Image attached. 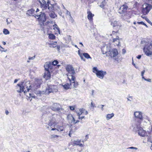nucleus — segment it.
I'll return each instance as SVG.
<instances>
[{"mask_svg": "<svg viewBox=\"0 0 152 152\" xmlns=\"http://www.w3.org/2000/svg\"><path fill=\"white\" fill-rule=\"evenodd\" d=\"M66 69L70 74L69 76L71 77V79L68 77L71 87L72 88L77 87L78 84L77 82L75 81V77L74 75L75 74V72L74 68L72 65H68L66 66Z\"/></svg>", "mask_w": 152, "mask_h": 152, "instance_id": "f257e3e1", "label": "nucleus"}, {"mask_svg": "<svg viewBox=\"0 0 152 152\" xmlns=\"http://www.w3.org/2000/svg\"><path fill=\"white\" fill-rule=\"evenodd\" d=\"M57 115H53L50 117H49V116L48 115L46 118V120H45V121L47 122L46 123L50 127L54 126L58 122V121L57 120Z\"/></svg>", "mask_w": 152, "mask_h": 152, "instance_id": "f03ea898", "label": "nucleus"}, {"mask_svg": "<svg viewBox=\"0 0 152 152\" xmlns=\"http://www.w3.org/2000/svg\"><path fill=\"white\" fill-rule=\"evenodd\" d=\"M140 122H137V124L135 125H132L134 130L135 132H138V134L141 137H144L147 135V132L143 129L140 126Z\"/></svg>", "mask_w": 152, "mask_h": 152, "instance_id": "7ed1b4c3", "label": "nucleus"}, {"mask_svg": "<svg viewBox=\"0 0 152 152\" xmlns=\"http://www.w3.org/2000/svg\"><path fill=\"white\" fill-rule=\"evenodd\" d=\"M42 81L41 79H37L35 80L33 85L29 86L30 88L27 89V91H29V90H31L34 92L35 90L39 88L42 83Z\"/></svg>", "mask_w": 152, "mask_h": 152, "instance_id": "20e7f679", "label": "nucleus"}, {"mask_svg": "<svg viewBox=\"0 0 152 152\" xmlns=\"http://www.w3.org/2000/svg\"><path fill=\"white\" fill-rule=\"evenodd\" d=\"M143 50L147 56H151L152 55V42L145 44Z\"/></svg>", "mask_w": 152, "mask_h": 152, "instance_id": "39448f33", "label": "nucleus"}, {"mask_svg": "<svg viewBox=\"0 0 152 152\" xmlns=\"http://www.w3.org/2000/svg\"><path fill=\"white\" fill-rule=\"evenodd\" d=\"M152 9V5L150 4L145 3L142 5V12L144 15L147 14Z\"/></svg>", "mask_w": 152, "mask_h": 152, "instance_id": "423d86ee", "label": "nucleus"}, {"mask_svg": "<svg viewBox=\"0 0 152 152\" xmlns=\"http://www.w3.org/2000/svg\"><path fill=\"white\" fill-rule=\"evenodd\" d=\"M34 15L36 16V18L39 21L41 22L42 24L46 21V15L44 12H41L39 13H35Z\"/></svg>", "mask_w": 152, "mask_h": 152, "instance_id": "0eeeda50", "label": "nucleus"}, {"mask_svg": "<svg viewBox=\"0 0 152 152\" xmlns=\"http://www.w3.org/2000/svg\"><path fill=\"white\" fill-rule=\"evenodd\" d=\"M58 91L57 87L56 86L50 85L48 88H47L45 91V94H49L50 93L56 92Z\"/></svg>", "mask_w": 152, "mask_h": 152, "instance_id": "6e6552de", "label": "nucleus"}, {"mask_svg": "<svg viewBox=\"0 0 152 152\" xmlns=\"http://www.w3.org/2000/svg\"><path fill=\"white\" fill-rule=\"evenodd\" d=\"M49 108L51 109L53 111H57L58 112H60L63 110L60 104L58 103H54Z\"/></svg>", "mask_w": 152, "mask_h": 152, "instance_id": "1a4fd4ad", "label": "nucleus"}, {"mask_svg": "<svg viewBox=\"0 0 152 152\" xmlns=\"http://www.w3.org/2000/svg\"><path fill=\"white\" fill-rule=\"evenodd\" d=\"M43 4L41 5V7L42 8V10H46V12H48V10L49 11L48 7H50V4H51L50 1H48L46 3L44 0H42Z\"/></svg>", "mask_w": 152, "mask_h": 152, "instance_id": "9d476101", "label": "nucleus"}, {"mask_svg": "<svg viewBox=\"0 0 152 152\" xmlns=\"http://www.w3.org/2000/svg\"><path fill=\"white\" fill-rule=\"evenodd\" d=\"M127 4V3H125L124 4L120 7L118 10L119 13L121 14L126 12L128 8Z\"/></svg>", "mask_w": 152, "mask_h": 152, "instance_id": "9b49d317", "label": "nucleus"}, {"mask_svg": "<svg viewBox=\"0 0 152 152\" xmlns=\"http://www.w3.org/2000/svg\"><path fill=\"white\" fill-rule=\"evenodd\" d=\"M134 115L136 118V121H139L138 122H140L143 121V117L142 113L140 112H134Z\"/></svg>", "mask_w": 152, "mask_h": 152, "instance_id": "f8f14e48", "label": "nucleus"}, {"mask_svg": "<svg viewBox=\"0 0 152 152\" xmlns=\"http://www.w3.org/2000/svg\"><path fill=\"white\" fill-rule=\"evenodd\" d=\"M108 54L111 58L116 57L118 55L117 49L115 48H113L110 50Z\"/></svg>", "mask_w": 152, "mask_h": 152, "instance_id": "ddd939ff", "label": "nucleus"}, {"mask_svg": "<svg viewBox=\"0 0 152 152\" xmlns=\"http://www.w3.org/2000/svg\"><path fill=\"white\" fill-rule=\"evenodd\" d=\"M109 19L110 20V25L112 26L113 27L116 26L119 27V28L121 27V26L120 23L116 21L113 20L112 17L109 18Z\"/></svg>", "mask_w": 152, "mask_h": 152, "instance_id": "4468645a", "label": "nucleus"}, {"mask_svg": "<svg viewBox=\"0 0 152 152\" xmlns=\"http://www.w3.org/2000/svg\"><path fill=\"white\" fill-rule=\"evenodd\" d=\"M16 88L17 89V91L19 93H21V92H23L25 94L27 93L28 91H26V90L24 91L23 88L22 86V85L20 83L18 84L16 86Z\"/></svg>", "mask_w": 152, "mask_h": 152, "instance_id": "2eb2a0df", "label": "nucleus"}, {"mask_svg": "<svg viewBox=\"0 0 152 152\" xmlns=\"http://www.w3.org/2000/svg\"><path fill=\"white\" fill-rule=\"evenodd\" d=\"M96 74L98 77L101 79H103L104 75L107 74V72L105 71H103L101 70L98 71L97 72H96Z\"/></svg>", "mask_w": 152, "mask_h": 152, "instance_id": "dca6fc26", "label": "nucleus"}, {"mask_svg": "<svg viewBox=\"0 0 152 152\" xmlns=\"http://www.w3.org/2000/svg\"><path fill=\"white\" fill-rule=\"evenodd\" d=\"M50 7H48L49 11L57 10L58 11L60 10V7L57 4H50Z\"/></svg>", "mask_w": 152, "mask_h": 152, "instance_id": "f3484780", "label": "nucleus"}, {"mask_svg": "<svg viewBox=\"0 0 152 152\" xmlns=\"http://www.w3.org/2000/svg\"><path fill=\"white\" fill-rule=\"evenodd\" d=\"M122 14V18L124 20H127L131 18V15L129 13L126 12Z\"/></svg>", "mask_w": 152, "mask_h": 152, "instance_id": "a211bd4d", "label": "nucleus"}, {"mask_svg": "<svg viewBox=\"0 0 152 152\" xmlns=\"http://www.w3.org/2000/svg\"><path fill=\"white\" fill-rule=\"evenodd\" d=\"M24 89L25 88H27V89L28 88H29L30 85V82L28 81H24L23 82H22L20 83Z\"/></svg>", "mask_w": 152, "mask_h": 152, "instance_id": "6ab92c4d", "label": "nucleus"}, {"mask_svg": "<svg viewBox=\"0 0 152 152\" xmlns=\"http://www.w3.org/2000/svg\"><path fill=\"white\" fill-rule=\"evenodd\" d=\"M52 65L50 62H47L44 65L45 69L46 71H49L52 68Z\"/></svg>", "mask_w": 152, "mask_h": 152, "instance_id": "aec40b11", "label": "nucleus"}, {"mask_svg": "<svg viewBox=\"0 0 152 152\" xmlns=\"http://www.w3.org/2000/svg\"><path fill=\"white\" fill-rule=\"evenodd\" d=\"M120 39L119 37L117 36L116 38L113 39V42L115 43L116 45L118 46H121Z\"/></svg>", "mask_w": 152, "mask_h": 152, "instance_id": "412c9836", "label": "nucleus"}, {"mask_svg": "<svg viewBox=\"0 0 152 152\" xmlns=\"http://www.w3.org/2000/svg\"><path fill=\"white\" fill-rule=\"evenodd\" d=\"M67 118L69 122H70L71 124H74L75 120L72 115H68Z\"/></svg>", "mask_w": 152, "mask_h": 152, "instance_id": "4be33fe9", "label": "nucleus"}, {"mask_svg": "<svg viewBox=\"0 0 152 152\" xmlns=\"http://www.w3.org/2000/svg\"><path fill=\"white\" fill-rule=\"evenodd\" d=\"M46 72H45L44 77L46 80H48L50 77V74L49 71H46Z\"/></svg>", "mask_w": 152, "mask_h": 152, "instance_id": "5701e85b", "label": "nucleus"}, {"mask_svg": "<svg viewBox=\"0 0 152 152\" xmlns=\"http://www.w3.org/2000/svg\"><path fill=\"white\" fill-rule=\"evenodd\" d=\"M108 1V0H103L102 1V2L100 3V4L99 5V7L101 8H102V9H104V7L107 4Z\"/></svg>", "mask_w": 152, "mask_h": 152, "instance_id": "b1692460", "label": "nucleus"}, {"mask_svg": "<svg viewBox=\"0 0 152 152\" xmlns=\"http://www.w3.org/2000/svg\"><path fill=\"white\" fill-rule=\"evenodd\" d=\"M88 14V18L89 20H91L92 19V17L94 16V15L93 14L90 12L88 11L87 12Z\"/></svg>", "mask_w": 152, "mask_h": 152, "instance_id": "393cba45", "label": "nucleus"}, {"mask_svg": "<svg viewBox=\"0 0 152 152\" xmlns=\"http://www.w3.org/2000/svg\"><path fill=\"white\" fill-rule=\"evenodd\" d=\"M35 10L33 8L27 11L26 14L29 15H30L31 14H32L34 13Z\"/></svg>", "mask_w": 152, "mask_h": 152, "instance_id": "a878e982", "label": "nucleus"}, {"mask_svg": "<svg viewBox=\"0 0 152 152\" xmlns=\"http://www.w3.org/2000/svg\"><path fill=\"white\" fill-rule=\"evenodd\" d=\"M49 16L51 18H55L56 17H57V15L55 14L54 12L52 11L49 14Z\"/></svg>", "mask_w": 152, "mask_h": 152, "instance_id": "bb28decb", "label": "nucleus"}, {"mask_svg": "<svg viewBox=\"0 0 152 152\" xmlns=\"http://www.w3.org/2000/svg\"><path fill=\"white\" fill-rule=\"evenodd\" d=\"M83 55L84 57L87 59H90L91 60L92 59L91 58L90 56L87 53H83Z\"/></svg>", "mask_w": 152, "mask_h": 152, "instance_id": "cd10ccee", "label": "nucleus"}, {"mask_svg": "<svg viewBox=\"0 0 152 152\" xmlns=\"http://www.w3.org/2000/svg\"><path fill=\"white\" fill-rule=\"evenodd\" d=\"M114 116L113 113H112L111 114H108L106 115V118L107 120H109L111 118Z\"/></svg>", "mask_w": 152, "mask_h": 152, "instance_id": "c85d7f7f", "label": "nucleus"}, {"mask_svg": "<svg viewBox=\"0 0 152 152\" xmlns=\"http://www.w3.org/2000/svg\"><path fill=\"white\" fill-rule=\"evenodd\" d=\"M78 54L81 58V59L83 60V61H85L86 59L83 57V53H80V50L78 51Z\"/></svg>", "mask_w": 152, "mask_h": 152, "instance_id": "c756f323", "label": "nucleus"}, {"mask_svg": "<svg viewBox=\"0 0 152 152\" xmlns=\"http://www.w3.org/2000/svg\"><path fill=\"white\" fill-rule=\"evenodd\" d=\"M38 96H40L42 94H45V91H36L34 92Z\"/></svg>", "mask_w": 152, "mask_h": 152, "instance_id": "7c9ffc66", "label": "nucleus"}, {"mask_svg": "<svg viewBox=\"0 0 152 152\" xmlns=\"http://www.w3.org/2000/svg\"><path fill=\"white\" fill-rule=\"evenodd\" d=\"M64 88L66 90H67L70 88V85L68 83H66L64 85H62Z\"/></svg>", "mask_w": 152, "mask_h": 152, "instance_id": "2f4dec72", "label": "nucleus"}, {"mask_svg": "<svg viewBox=\"0 0 152 152\" xmlns=\"http://www.w3.org/2000/svg\"><path fill=\"white\" fill-rule=\"evenodd\" d=\"M48 37L50 39H54L56 38V36L53 34H50Z\"/></svg>", "mask_w": 152, "mask_h": 152, "instance_id": "473e14b6", "label": "nucleus"}, {"mask_svg": "<svg viewBox=\"0 0 152 152\" xmlns=\"http://www.w3.org/2000/svg\"><path fill=\"white\" fill-rule=\"evenodd\" d=\"M53 29L55 30H57V31L59 33L60 32V30L59 28L57 26L56 24H55L54 25H53Z\"/></svg>", "mask_w": 152, "mask_h": 152, "instance_id": "72a5a7b5", "label": "nucleus"}, {"mask_svg": "<svg viewBox=\"0 0 152 152\" xmlns=\"http://www.w3.org/2000/svg\"><path fill=\"white\" fill-rule=\"evenodd\" d=\"M69 14V21L72 23H73L74 20L72 18V17L71 16L70 12H68Z\"/></svg>", "mask_w": 152, "mask_h": 152, "instance_id": "f704fd0d", "label": "nucleus"}, {"mask_svg": "<svg viewBox=\"0 0 152 152\" xmlns=\"http://www.w3.org/2000/svg\"><path fill=\"white\" fill-rule=\"evenodd\" d=\"M81 142V140H75L73 142V143L74 145H78L79 144V143H80Z\"/></svg>", "mask_w": 152, "mask_h": 152, "instance_id": "c9c22d12", "label": "nucleus"}, {"mask_svg": "<svg viewBox=\"0 0 152 152\" xmlns=\"http://www.w3.org/2000/svg\"><path fill=\"white\" fill-rule=\"evenodd\" d=\"M3 33L4 34L7 35L10 34L9 31L7 29L4 28L3 31Z\"/></svg>", "mask_w": 152, "mask_h": 152, "instance_id": "e433bc0d", "label": "nucleus"}, {"mask_svg": "<svg viewBox=\"0 0 152 152\" xmlns=\"http://www.w3.org/2000/svg\"><path fill=\"white\" fill-rule=\"evenodd\" d=\"M64 127L63 126H60L57 128V130L58 131H62L64 130Z\"/></svg>", "mask_w": 152, "mask_h": 152, "instance_id": "4c0bfd02", "label": "nucleus"}, {"mask_svg": "<svg viewBox=\"0 0 152 152\" xmlns=\"http://www.w3.org/2000/svg\"><path fill=\"white\" fill-rule=\"evenodd\" d=\"M49 45H50V47L55 48L57 46L56 44H55L53 42L49 43Z\"/></svg>", "mask_w": 152, "mask_h": 152, "instance_id": "58836bf2", "label": "nucleus"}, {"mask_svg": "<svg viewBox=\"0 0 152 152\" xmlns=\"http://www.w3.org/2000/svg\"><path fill=\"white\" fill-rule=\"evenodd\" d=\"M144 119H145L146 120H147L148 121L150 122V119L149 118L147 115H145L143 117V120Z\"/></svg>", "mask_w": 152, "mask_h": 152, "instance_id": "ea45409f", "label": "nucleus"}, {"mask_svg": "<svg viewBox=\"0 0 152 152\" xmlns=\"http://www.w3.org/2000/svg\"><path fill=\"white\" fill-rule=\"evenodd\" d=\"M77 130V128L75 127H74V128L73 129H71L70 131V132H71L72 133H73L76 132Z\"/></svg>", "mask_w": 152, "mask_h": 152, "instance_id": "a19ab883", "label": "nucleus"}, {"mask_svg": "<svg viewBox=\"0 0 152 152\" xmlns=\"http://www.w3.org/2000/svg\"><path fill=\"white\" fill-rule=\"evenodd\" d=\"M93 72L95 73L96 72H97L98 71H99V70H98L97 68L96 67H94L93 68Z\"/></svg>", "mask_w": 152, "mask_h": 152, "instance_id": "79ce46f5", "label": "nucleus"}, {"mask_svg": "<svg viewBox=\"0 0 152 152\" xmlns=\"http://www.w3.org/2000/svg\"><path fill=\"white\" fill-rule=\"evenodd\" d=\"M58 62L57 61L55 60L52 63V65H53L54 66H55L56 65H57V64H58Z\"/></svg>", "mask_w": 152, "mask_h": 152, "instance_id": "37998d69", "label": "nucleus"}, {"mask_svg": "<svg viewBox=\"0 0 152 152\" xmlns=\"http://www.w3.org/2000/svg\"><path fill=\"white\" fill-rule=\"evenodd\" d=\"M145 20L148 23L152 26V23L149 20L148 18H145Z\"/></svg>", "mask_w": 152, "mask_h": 152, "instance_id": "c03bdc74", "label": "nucleus"}, {"mask_svg": "<svg viewBox=\"0 0 152 152\" xmlns=\"http://www.w3.org/2000/svg\"><path fill=\"white\" fill-rule=\"evenodd\" d=\"M28 92H29V91L26 94V93L25 94H28L29 95V97H32V98H35V96H33V94H32L30 93H28Z\"/></svg>", "mask_w": 152, "mask_h": 152, "instance_id": "a18cd8bd", "label": "nucleus"}, {"mask_svg": "<svg viewBox=\"0 0 152 152\" xmlns=\"http://www.w3.org/2000/svg\"><path fill=\"white\" fill-rule=\"evenodd\" d=\"M152 137H149L148 138V142H150L151 143H152V145H151V147H152V140L151 139Z\"/></svg>", "mask_w": 152, "mask_h": 152, "instance_id": "49530a36", "label": "nucleus"}, {"mask_svg": "<svg viewBox=\"0 0 152 152\" xmlns=\"http://www.w3.org/2000/svg\"><path fill=\"white\" fill-rule=\"evenodd\" d=\"M104 106V105H100L97 106V107H100L101 108V110L102 111L103 110V107Z\"/></svg>", "mask_w": 152, "mask_h": 152, "instance_id": "de8ad7c7", "label": "nucleus"}, {"mask_svg": "<svg viewBox=\"0 0 152 152\" xmlns=\"http://www.w3.org/2000/svg\"><path fill=\"white\" fill-rule=\"evenodd\" d=\"M35 58V55L32 57H29L28 58V60H33Z\"/></svg>", "mask_w": 152, "mask_h": 152, "instance_id": "09e8293b", "label": "nucleus"}, {"mask_svg": "<svg viewBox=\"0 0 152 152\" xmlns=\"http://www.w3.org/2000/svg\"><path fill=\"white\" fill-rule=\"evenodd\" d=\"M58 136H59L58 135H55V134H53L51 135V137L52 138H58Z\"/></svg>", "mask_w": 152, "mask_h": 152, "instance_id": "8fccbe9b", "label": "nucleus"}, {"mask_svg": "<svg viewBox=\"0 0 152 152\" xmlns=\"http://www.w3.org/2000/svg\"><path fill=\"white\" fill-rule=\"evenodd\" d=\"M129 98H130L132 99H133L132 97V96H129L128 98H127V99L128 101H130V102L132 101V100H130Z\"/></svg>", "mask_w": 152, "mask_h": 152, "instance_id": "3c124183", "label": "nucleus"}, {"mask_svg": "<svg viewBox=\"0 0 152 152\" xmlns=\"http://www.w3.org/2000/svg\"><path fill=\"white\" fill-rule=\"evenodd\" d=\"M69 108L71 110H74L75 107L73 106H70Z\"/></svg>", "mask_w": 152, "mask_h": 152, "instance_id": "603ef678", "label": "nucleus"}, {"mask_svg": "<svg viewBox=\"0 0 152 152\" xmlns=\"http://www.w3.org/2000/svg\"><path fill=\"white\" fill-rule=\"evenodd\" d=\"M84 110V109L83 108H80L79 109V111L80 113H83Z\"/></svg>", "mask_w": 152, "mask_h": 152, "instance_id": "864d4df0", "label": "nucleus"}, {"mask_svg": "<svg viewBox=\"0 0 152 152\" xmlns=\"http://www.w3.org/2000/svg\"><path fill=\"white\" fill-rule=\"evenodd\" d=\"M127 149H135L136 150L137 149V148L134 147H131L128 148H127Z\"/></svg>", "mask_w": 152, "mask_h": 152, "instance_id": "5fc2aeb1", "label": "nucleus"}, {"mask_svg": "<svg viewBox=\"0 0 152 152\" xmlns=\"http://www.w3.org/2000/svg\"><path fill=\"white\" fill-rule=\"evenodd\" d=\"M145 80L149 82H151V80L150 79H145Z\"/></svg>", "mask_w": 152, "mask_h": 152, "instance_id": "6e6d98bb", "label": "nucleus"}, {"mask_svg": "<svg viewBox=\"0 0 152 152\" xmlns=\"http://www.w3.org/2000/svg\"><path fill=\"white\" fill-rule=\"evenodd\" d=\"M85 117L84 116L80 117V116H78V119H81L82 120L83 118H84Z\"/></svg>", "mask_w": 152, "mask_h": 152, "instance_id": "4d7b16f0", "label": "nucleus"}, {"mask_svg": "<svg viewBox=\"0 0 152 152\" xmlns=\"http://www.w3.org/2000/svg\"><path fill=\"white\" fill-rule=\"evenodd\" d=\"M77 115L78 116H80V115L82 114V113L80 112H77Z\"/></svg>", "mask_w": 152, "mask_h": 152, "instance_id": "13d9d810", "label": "nucleus"}, {"mask_svg": "<svg viewBox=\"0 0 152 152\" xmlns=\"http://www.w3.org/2000/svg\"><path fill=\"white\" fill-rule=\"evenodd\" d=\"M122 53L123 54H125L126 53V50L124 49H122Z\"/></svg>", "mask_w": 152, "mask_h": 152, "instance_id": "bf43d9fd", "label": "nucleus"}, {"mask_svg": "<svg viewBox=\"0 0 152 152\" xmlns=\"http://www.w3.org/2000/svg\"><path fill=\"white\" fill-rule=\"evenodd\" d=\"M147 1H148V3H149L148 4H152V0H147Z\"/></svg>", "mask_w": 152, "mask_h": 152, "instance_id": "052dcab7", "label": "nucleus"}, {"mask_svg": "<svg viewBox=\"0 0 152 152\" xmlns=\"http://www.w3.org/2000/svg\"><path fill=\"white\" fill-rule=\"evenodd\" d=\"M141 57V55H138L137 56V58L138 59H140Z\"/></svg>", "mask_w": 152, "mask_h": 152, "instance_id": "680f3d73", "label": "nucleus"}, {"mask_svg": "<svg viewBox=\"0 0 152 152\" xmlns=\"http://www.w3.org/2000/svg\"><path fill=\"white\" fill-rule=\"evenodd\" d=\"M145 70H143L141 72V76H143L144 74L145 73Z\"/></svg>", "mask_w": 152, "mask_h": 152, "instance_id": "e2e57ef3", "label": "nucleus"}, {"mask_svg": "<svg viewBox=\"0 0 152 152\" xmlns=\"http://www.w3.org/2000/svg\"><path fill=\"white\" fill-rule=\"evenodd\" d=\"M37 0L40 3V4H41V5H42L43 4V3L42 1H41L40 0Z\"/></svg>", "mask_w": 152, "mask_h": 152, "instance_id": "0e129e2a", "label": "nucleus"}, {"mask_svg": "<svg viewBox=\"0 0 152 152\" xmlns=\"http://www.w3.org/2000/svg\"><path fill=\"white\" fill-rule=\"evenodd\" d=\"M102 51L103 54H105L107 52L106 51H103V50L102 49Z\"/></svg>", "mask_w": 152, "mask_h": 152, "instance_id": "69168bd1", "label": "nucleus"}, {"mask_svg": "<svg viewBox=\"0 0 152 152\" xmlns=\"http://www.w3.org/2000/svg\"><path fill=\"white\" fill-rule=\"evenodd\" d=\"M78 145H79L80 147H83V145L81 144V143H79V144Z\"/></svg>", "mask_w": 152, "mask_h": 152, "instance_id": "338daca9", "label": "nucleus"}, {"mask_svg": "<svg viewBox=\"0 0 152 152\" xmlns=\"http://www.w3.org/2000/svg\"><path fill=\"white\" fill-rule=\"evenodd\" d=\"M9 113V111L7 110H6L5 111V113L6 115H8Z\"/></svg>", "mask_w": 152, "mask_h": 152, "instance_id": "774afa93", "label": "nucleus"}]
</instances>
